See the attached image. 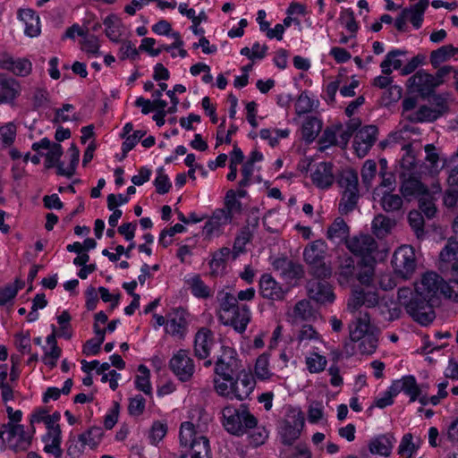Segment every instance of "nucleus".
Returning <instances> with one entry per match:
<instances>
[{"label":"nucleus","mask_w":458,"mask_h":458,"mask_svg":"<svg viewBox=\"0 0 458 458\" xmlns=\"http://www.w3.org/2000/svg\"><path fill=\"white\" fill-rule=\"evenodd\" d=\"M380 329L371 322L368 311H359L355 320L350 326V339L359 342L358 348L362 354H372L378 343Z\"/></svg>","instance_id":"nucleus-1"},{"label":"nucleus","mask_w":458,"mask_h":458,"mask_svg":"<svg viewBox=\"0 0 458 458\" xmlns=\"http://www.w3.org/2000/svg\"><path fill=\"white\" fill-rule=\"evenodd\" d=\"M398 301L404 307L406 312L418 323L427 326L435 318L432 305L425 301H420L416 291L409 287H402L398 290Z\"/></svg>","instance_id":"nucleus-2"},{"label":"nucleus","mask_w":458,"mask_h":458,"mask_svg":"<svg viewBox=\"0 0 458 458\" xmlns=\"http://www.w3.org/2000/svg\"><path fill=\"white\" fill-rule=\"evenodd\" d=\"M223 426L232 435L240 437L247 434L256 426L258 420L248 410L245 404L235 408L232 405L225 406L222 411Z\"/></svg>","instance_id":"nucleus-3"},{"label":"nucleus","mask_w":458,"mask_h":458,"mask_svg":"<svg viewBox=\"0 0 458 458\" xmlns=\"http://www.w3.org/2000/svg\"><path fill=\"white\" fill-rule=\"evenodd\" d=\"M338 183L344 190L339 211L342 214H348L355 208L359 199L357 172L352 169L344 170L340 174Z\"/></svg>","instance_id":"nucleus-4"},{"label":"nucleus","mask_w":458,"mask_h":458,"mask_svg":"<svg viewBox=\"0 0 458 458\" xmlns=\"http://www.w3.org/2000/svg\"><path fill=\"white\" fill-rule=\"evenodd\" d=\"M444 279L435 272H426L422 275L420 282L415 283L414 290L420 301H425L431 304L432 307L436 302V299L442 294Z\"/></svg>","instance_id":"nucleus-5"},{"label":"nucleus","mask_w":458,"mask_h":458,"mask_svg":"<svg viewBox=\"0 0 458 458\" xmlns=\"http://www.w3.org/2000/svg\"><path fill=\"white\" fill-rule=\"evenodd\" d=\"M241 361L234 349L222 346V352L215 362V374L225 381H232L241 369Z\"/></svg>","instance_id":"nucleus-6"},{"label":"nucleus","mask_w":458,"mask_h":458,"mask_svg":"<svg viewBox=\"0 0 458 458\" xmlns=\"http://www.w3.org/2000/svg\"><path fill=\"white\" fill-rule=\"evenodd\" d=\"M361 307L367 309L377 307L380 314L385 313L384 309L386 308V306L380 303L377 291L366 287H356L352 291V295L347 302V309L350 312L355 313L359 311Z\"/></svg>","instance_id":"nucleus-7"},{"label":"nucleus","mask_w":458,"mask_h":458,"mask_svg":"<svg viewBox=\"0 0 458 458\" xmlns=\"http://www.w3.org/2000/svg\"><path fill=\"white\" fill-rule=\"evenodd\" d=\"M392 266L398 276L403 279H410L417 267L414 249L409 245L399 247L394 252Z\"/></svg>","instance_id":"nucleus-8"},{"label":"nucleus","mask_w":458,"mask_h":458,"mask_svg":"<svg viewBox=\"0 0 458 458\" xmlns=\"http://www.w3.org/2000/svg\"><path fill=\"white\" fill-rule=\"evenodd\" d=\"M180 443L182 445L189 446L191 454L205 453L206 450H209L208 439L204 436L198 437L193 423L189 421L181 425Z\"/></svg>","instance_id":"nucleus-9"},{"label":"nucleus","mask_w":458,"mask_h":458,"mask_svg":"<svg viewBox=\"0 0 458 458\" xmlns=\"http://www.w3.org/2000/svg\"><path fill=\"white\" fill-rule=\"evenodd\" d=\"M169 367L174 374L182 382L190 380L195 371L194 361L185 350L178 351L172 357Z\"/></svg>","instance_id":"nucleus-10"},{"label":"nucleus","mask_w":458,"mask_h":458,"mask_svg":"<svg viewBox=\"0 0 458 458\" xmlns=\"http://www.w3.org/2000/svg\"><path fill=\"white\" fill-rule=\"evenodd\" d=\"M346 247L356 256L374 259L373 254L377 250V243L371 235L360 234L347 240Z\"/></svg>","instance_id":"nucleus-11"},{"label":"nucleus","mask_w":458,"mask_h":458,"mask_svg":"<svg viewBox=\"0 0 458 458\" xmlns=\"http://www.w3.org/2000/svg\"><path fill=\"white\" fill-rule=\"evenodd\" d=\"M31 148L38 153H40L41 149L47 150L45 155V166L47 169L56 167V172L58 173V165H63V162L60 161L63 155V148L59 143L52 142L47 138H44L40 141L34 142Z\"/></svg>","instance_id":"nucleus-12"},{"label":"nucleus","mask_w":458,"mask_h":458,"mask_svg":"<svg viewBox=\"0 0 458 458\" xmlns=\"http://www.w3.org/2000/svg\"><path fill=\"white\" fill-rule=\"evenodd\" d=\"M307 293L310 299L318 304H327L334 301L335 295L329 284L318 279H310L308 281Z\"/></svg>","instance_id":"nucleus-13"},{"label":"nucleus","mask_w":458,"mask_h":458,"mask_svg":"<svg viewBox=\"0 0 458 458\" xmlns=\"http://www.w3.org/2000/svg\"><path fill=\"white\" fill-rule=\"evenodd\" d=\"M408 88L413 91L418 92L422 96L431 94L434 89L438 87L434 75L426 72L423 70L418 71L407 81Z\"/></svg>","instance_id":"nucleus-14"},{"label":"nucleus","mask_w":458,"mask_h":458,"mask_svg":"<svg viewBox=\"0 0 458 458\" xmlns=\"http://www.w3.org/2000/svg\"><path fill=\"white\" fill-rule=\"evenodd\" d=\"M259 292L263 298L272 301H283L289 292L284 288L269 274H264L259 279Z\"/></svg>","instance_id":"nucleus-15"},{"label":"nucleus","mask_w":458,"mask_h":458,"mask_svg":"<svg viewBox=\"0 0 458 458\" xmlns=\"http://www.w3.org/2000/svg\"><path fill=\"white\" fill-rule=\"evenodd\" d=\"M377 128L367 125L361 128L354 137V148L358 156H365L377 140Z\"/></svg>","instance_id":"nucleus-16"},{"label":"nucleus","mask_w":458,"mask_h":458,"mask_svg":"<svg viewBox=\"0 0 458 458\" xmlns=\"http://www.w3.org/2000/svg\"><path fill=\"white\" fill-rule=\"evenodd\" d=\"M214 334L208 328L202 327L195 335L194 354L199 360L207 359L214 345Z\"/></svg>","instance_id":"nucleus-17"},{"label":"nucleus","mask_w":458,"mask_h":458,"mask_svg":"<svg viewBox=\"0 0 458 458\" xmlns=\"http://www.w3.org/2000/svg\"><path fill=\"white\" fill-rule=\"evenodd\" d=\"M0 67L21 77L28 76L32 70V64L30 60L26 58L14 59L8 55H4L0 58Z\"/></svg>","instance_id":"nucleus-18"},{"label":"nucleus","mask_w":458,"mask_h":458,"mask_svg":"<svg viewBox=\"0 0 458 458\" xmlns=\"http://www.w3.org/2000/svg\"><path fill=\"white\" fill-rule=\"evenodd\" d=\"M250 319V310L247 305H239L233 311H232L222 321L225 325H231L233 328L242 333L245 331L246 327Z\"/></svg>","instance_id":"nucleus-19"},{"label":"nucleus","mask_w":458,"mask_h":458,"mask_svg":"<svg viewBox=\"0 0 458 458\" xmlns=\"http://www.w3.org/2000/svg\"><path fill=\"white\" fill-rule=\"evenodd\" d=\"M233 399L236 398L240 401L246 399L253 391L255 380L251 375L244 373L242 377H233L232 381Z\"/></svg>","instance_id":"nucleus-20"},{"label":"nucleus","mask_w":458,"mask_h":458,"mask_svg":"<svg viewBox=\"0 0 458 458\" xmlns=\"http://www.w3.org/2000/svg\"><path fill=\"white\" fill-rule=\"evenodd\" d=\"M402 391L410 396L411 402H414L421 394V390L413 376L403 377L392 384L394 394H398Z\"/></svg>","instance_id":"nucleus-21"},{"label":"nucleus","mask_w":458,"mask_h":458,"mask_svg":"<svg viewBox=\"0 0 458 458\" xmlns=\"http://www.w3.org/2000/svg\"><path fill=\"white\" fill-rule=\"evenodd\" d=\"M186 311L177 309L170 314L166 323V332L172 335L183 336L187 329Z\"/></svg>","instance_id":"nucleus-22"},{"label":"nucleus","mask_w":458,"mask_h":458,"mask_svg":"<svg viewBox=\"0 0 458 458\" xmlns=\"http://www.w3.org/2000/svg\"><path fill=\"white\" fill-rule=\"evenodd\" d=\"M402 184L400 191L403 197L420 196L427 193V188L416 177L403 172L400 175Z\"/></svg>","instance_id":"nucleus-23"},{"label":"nucleus","mask_w":458,"mask_h":458,"mask_svg":"<svg viewBox=\"0 0 458 458\" xmlns=\"http://www.w3.org/2000/svg\"><path fill=\"white\" fill-rule=\"evenodd\" d=\"M312 182L318 188H327L334 182L333 165L331 163L322 162L317 165L311 174Z\"/></svg>","instance_id":"nucleus-24"},{"label":"nucleus","mask_w":458,"mask_h":458,"mask_svg":"<svg viewBox=\"0 0 458 458\" xmlns=\"http://www.w3.org/2000/svg\"><path fill=\"white\" fill-rule=\"evenodd\" d=\"M289 318L293 324L310 321L316 318V311L311 307L310 301L301 300L294 305Z\"/></svg>","instance_id":"nucleus-25"},{"label":"nucleus","mask_w":458,"mask_h":458,"mask_svg":"<svg viewBox=\"0 0 458 458\" xmlns=\"http://www.w3.org/2000/svg\"><path fill=\"white\" fill-rule=\"evenodd\" d=\"M395 438L392 434L381 435L372 439L369 445L372 454L388 456L390 455Z\"/></svg>","instance_id":"nucleus-26"},{"label":"nucleus","mask_w":458,"mask_h":458,"mask_svg":"<svg viewBox=\"0 0 458 458\" xmlns=\"http://www.w3.org/2000/svg\"><path fill=\"white\" fill-rule=\"evenodd\" d=\"M327 245L323 240H317L309 244L303 252L307 264H316L318 260L325 259Z\"/></svg>","instance_id":"nucleus-27"},{"label":"nucleus","mask_w":458,"mask_h":458,"mask_svg":"<svg viewBox=\"0 0 458 458\" xmlns=\"http://www.w3.org/2000/svg\"><path fill=\"white\" fill-rule=\"evenodd\" d=\"M42 441L45 443L44 451L47 454H51L55 457L62 455L61 449V428H52L51 431L47 432L42 437Z\"/></svg>","instance_id":"nucleus-28"},{"label":"nucleus","mask_w":458,"mask_h":458,"mask_svg":"<svg viewBox=\"0 0 458 458\" xmlns=\"http://www.w3.org/2000/svg\"><path fill=\"white\" fill-rule=\"evenodd\" d=\"M103 23L106 26V37L114 42H119L124 33V26L121 20L116 15L112 14L106 17Z\"/></svg>","instance_id":"nucleus-29"},{"label":"nucleus","mask_w":458,"mask_h":458,"mask_svg":"<svg viewBox=\"0 0 458 458\" xmlns=\"http://www.w3.org/2000/svg\"><path fill=\"white\" fill-rule=\"evenodd\" d=\"M440 261L443 263H453L452 270L458 276V242L448 239L446 245L439 254Z\"/></svg>","instance_id":"nucleus-30"},{"label":"nucleus","mask_w":458,"mask_h":458,"mask_svg":"<svg viewBox=\"0 0 458 458\" xmlns=\"http://www.w3.org/2000/svg\"><path fill=\"white\" fill-rule=\"evenodd\" d=\"M438 117H440V112L428 106H421L418 110L405 114V118L411 123H430Z\"/></svg>","instance_id":"nucleus-31"},{"label":"nucleus","mask_w":458,"mask_h":458,"mask_svg":"<svg viewBox=\"0 0 458 458\" xmlns=\"http://www.w3.org/2000/svg\"><path fill=\"white\" fill-rule=\"evenodd\" d=\"M395 225L394 219L386 215L378 214L372 221V230L377 237L383 238L391 233Z\"/></svg>","instance_id":"nucleus-32"},{"label":"nucleus","mask_w":458,"mask_h":458,"mask_svg":"<svg viewBox=\"0 0 458 458\" xmlns=\"http://www.w3.org/2000/svg\"><path fill=\"white\" fill-rule=\"evenodd\" d=\"M349 234V226L344 222V220L341 217H337L335 219L333 224L327 228V237L330 241H347V237Z\"/></svg>","instance_id":"nucleus-33"},{"label":"nucleus","mask_w":458,"mask_h":458,"mask_svg":"<svg viewBox=\"0 0 458 458\" xmlns=\"http://www.w3.org/2000/svg\"><path fill=\"white\" fill-rule=\"evenodd\" d=\"M19 85L13 78L0 77V103L14 99L18 94Z\"/></svg>","instance_id":"nucleus-34"},{"label":"nucleus","mask_w":458,"mask_h":458,"mask_svg":"<svg viewBox=\"0 0 458 458\" xmlns=\"http://www.w3.org/2000/svg\"><path fill=\"white\" fill-rule=\"evenodd\" d=\"M217 300L219 301L221 312L219 315V319L221 321H223L226 316H228L239 306L236 297L230 293H219L217 294Z\"/></svg>","instance_id":"nucleus-35"},{"label":"nucleus","mask_w":458,"mask_h":458,"mask_svg":"<svg viewBox=\"0 0 458 458\" xmlns=\"http://www.w3.org/2000/svg\"><path fill=\"white\" fill-rule=\"evenodd\" d=\"M379 202L383 210L386 213L400 211L403 204V198L400 195L390 191L384 192Z\"/></svg>","instance_id":"nucleus-36"},{"label":"nucleus","mask_w":458,"mask_h":458,"mask_svg":"<svg viewBox=\"0 0 458 458\" xmlns=\"http://www.w3.org/2000/svg\"><path fill=\"white\" fill-rule=\"evenodd\" d=\"M24 427L21 424H14L8 422L7 424L2 425L0 428V439L4 443L7 442L13 445V442L18 436H23Z\"/></svg>","instance_id":"nucleus-37"},{"label":"nucleus","mask_w":458,"mask_h":458,"mask_svg":"<svg viewBox=\"0 0 458 458\" xmlns=\"http://www.w3.org/2000/svg\"><path fill=\"white\" fill-rule=\"evenodd\" d=\"M404 55H406V51L399 49L392 50L391 52H389L386 55L385 60L380 64L382 72L385 75H389L392 72L391 66H393L394 70L400 69L402 66V61L397 57Z\"/></svg>","instance_id":"nucleus-38"},{"label":"nucleus","mask_w":458,"mask_h":458,"mask_svg":"<svg viewBox=\"0 0 458 458\" xmlns=\"http://www.w3.org/2000/svg\"><path fill=\"white\" fill-rule=\"evenodd\" d=\"M322 128V123L316 117H308L302 125V137L308 141H313Z\"/></svg>","instance_id":"nucleus-39"},{"label":"nucleus","mask_w":458,"mask_h":458,"mask_svg":"<svg viewBox=\"0 0 458 458\" xmlns=\"http://www.w3.org/2000/svg\"><path fill=\"white\" fill-rule=\"evenodd\" d=\"M300 434L301 429L296 421L294 424L284 421L280 430L281 441L284 445H291L300 437Z\"/></svg>","instance_id":"nucleus-40"},{"label":"nucleus","mask_w":458,"mask_h":458,"mask_svg":"<svg viewBox=\"0 0 458 458\" xmlns=\"http://www.w3.org/2000/svg\"><path fill=\"white\" fill-rule=\"evenodd\" d=\"M458 49L454 48L452 45H445L434 50L430 54V63L437 68L438 65L454 56L457 53Z\"/></svg>","instance_id":"nucleus-41"},{"label":"nucleus","mask_w":458,"mask_h":458,"mask_svg":"<svg viewBox=\"0 0 458 458\" xmlns=\"http://www.w3.org/2000/svg\"><path fill=\"white\" fill-rule=\"evenodd\" d=\"M428 0H420L410 8H405V10H411V12H409L408 19L415 28L419 29L421 26L423 13L428 6Z\"/></svg>","instance_id":"nucleus-42"},{"label":"nucleus","mask_w":458,"mask_h":458,"mask_svg":"<svg viewBox=\"0 0 458 458\" xmlns=\"http://www.w3.org/2000/svg\"><path fill=\"white\" fill-rule=\"evenodd\" d=\"M68 152L71 156V162L68 167L64 168V164L58 165V175L72 177L75 174L76 166L79 163L80 151L76 145L72 144Z\"/></svg>","instance_id":"nucleus-43"},{"label":"nucleus","mask_w":458,"mask_h":458,"mask_svg":"<svg viewBox=\"0 0 458 458\" xmlns=\"http://www.w3.org/2000/svg\"><path fill=\"white\" fill-rule=\"evenodd\" d=\"M426 157L425 160L428 163L430 173L437 174L444 166L440 164V157L437 148L432 144L425 146Z\"/></svg>","instance_id":"nucleus-44"},{"label":"nucleus","mask_w":458,"mask_h":458,"mask_svg":"<svg viewBox=\"0 0 458 458\" xmlns=\"http://www.w3.org/2000/svg\"><path fill=\"white\" fill-rule=\"evenodd\" d=\"M102 428L94 427L89 429L87 432L82 433L79 436V441L82 446L89 445L91 448L96 447L102 437Z\"/></svg>","instance_id":"nucleus-45"},{"label":"nucleus","mask_w":458,"mask_h":458,"mask_svg":"<svg viewBox=\"0 0 458 458\" xmlns=\"http://www.w3.org/2000/svg\"><path fill=\"white\" fill-rule=\"evenodd\" d=\"M138 371L140 374L136 377V380H135L136 387L139 390L142 391L144 394H151V386L149 383V377H150L149 369L144 365H140Z\"/></svg>","instance_id":"nucleus-46"},{"label":"nucleus","mask_w":458,"mask_h":458,"mask_svg":"<svg viewBox=\"0 0 458 458\" xmlns=\"http://www.w3.org/2000/svg\"><path fill=\"white\" fill-rule=\"evenodd\" d=\"M268 355L265 353L259 355L256 360L254 368L255 376L260 380L268 379L272 375L268 369Z\"/></svg>","instance_id":"nucleus-47"},{"label":"nucleus","mask_w":458,"mask_h":458,"mask_svg":"<svg viewBox=\"0 0 458 458\" xmlns=\"http://www.w3.org/2000/svg\"><path fill=\"white\" fill-rule=\"evenodd\" d=\"M408 220L411 227L413 229L417 238L424 236V218L420 212L412 210L408 215Z\"/></svg>","instance_id":"nucleus-48"},{"label":"nucleus","mask_w":458,"mask_h":458,"mask_svg":"<svg viewBox=\"0 0 458 458\" xmlns=\"http://www.w3.org/2000/svg\"><path fill=\"white\" fill-rule=\"evenodd\" d=\"M310 273L314 276L315 279L327 278L332 274L331 267L326 263L325 259L318 260L316 264H308Z\"/></svg>","instance_id":"nucleus-49"},{"label":"nucleus","mask_w":458,"mask_h":458,"mask_svg":"<svg viewBox=\"0 0 458 458\" xmlns=\"http://www.w3.org/2000/svg\"><path fill=\"white\" fill-rule=\"evenodd\" d=\"M248 433L250 444L254 446L261 445L268 437L267 430L262 426H258V423Z\"/></svg>","instance_id":"nucleus-50"},{"label":"nucleus","mask_w":458,"mask_h":458,"mask_svg":"<svg viewBox=\"0 0 458 458\" xmlns=\"http://www.w3.org/2000/svg\"><path fill=\"white\" fill-rule=\"evenodd\" d=\"M303 275L304 271L302 266L292 261H290L285 268H284V271L281 272V276L286 281L300 279Z\"/></svg>","instance_id":"nucleus-51"},{"label":"nucleus","mask_w":458,"mask_h":458,"mask_svg":"<svg viewBox=\"0 0 458 458\" xmlns=\"http://www.w3.org/2000/svg\"><path fill=\"white\" fill-rule=\"evenodd\" d=\"M231 254V250L229 248L224 247L221 248L218 251L215 252L213 258L209 263L213 273H216L217 270L224 267L225 260Z\"/></svg>","instance_id":"nucleus-52"},{"label":"nucleus","mask_w":458,"mask_h":458,"mask_svg":"<svg viewBox=\"0 0 458 458\" xmlns=\"http://www.w3.org/2000/svg\"><path fill=\"white\" fill-rule=\"evenodd\" d=\"M225 211L233 217L234 213H239L242 209V203L236 199V192L230 190L226 192L225 198Z\"/></svg>","instance_id":"nucleus-53"},{"label":"nucleus","mask_w":458,"mask_h":458,"mask_svg":"<svg viewBox=\"0 0 458 458\" xmlns=\"http://www.w3.org/2000/svg\"><path fill=\"white\" fill-rule=\"evenodd\" d=\"M190 285L193 295L199 298H208L210 296L209 288L204 284L199 276H194L190 280Z\"/></svg>","instance_id":"nucleus-54"},{"label":"nucleus","mask_w":458,"mask_h":458,"mask_svg":"<svg viewBox=\"0 0 458 458\" xmlns=\"http://www.w3.org/2000/svg\"><path fill=\"white\" fill-rule=\"evenodd\" d=\"M251 238V233L249 227H244L242 229L240 233L236 236L233 250L234 252V258L244 250V247L247 242H250Z\"/></svg>","instance_id":"nucleus-55"},{"label":"nucleus","mask_w":458,"mask_h":458,"mask_svg":"<svg viewBox=\"0 0 458 458\" xmlns=\"http://www.w3.org/2000/svg\"><path fill=\"white\" fill-rule=\"evenodd\" d=\"M119 58L121 60H125L130 58L131 60H135L139 56V52L136 49L134 44L130 40H123L121 41V47L119 49Z\"/></svg>","instance_id":"nucleus-56"},{"label":"nucleus","mask_w":458,"mask_h":458,"mask_svg":"<svg viewBox=\"0 0 458 458\" xmlns=\"http://www.w3.org/2000/svg\"><path fill=\"white\" fill-rule=\"evenodd\" d=\"M306 363L310 372L318 373L324 370L327 365V360L324 356L314 353L310 357L307 358Z\"/></svg>","instance_id":"nucleus-57"},{"label":"nucleus","mask_w":458,"mask_h":458,"mask_svg":"<svg viewBox=\"0 0 458 458\" xmlns=\"http://www.w3.org/2000/svg\"><path fill=\"white\" fill-rule=\"evenodd\" d=\"M99 43L96 36H88L85 34L83 40L81 41V49L89 55H99Z\"/></svg>","instance_id":"nucleus-58"},{"label":"nucleus","mask_w":458,"mask_h":458,"mask_svg":"<svg viewBox=\"0 0 458 458\" xmlns=\"http://www.w3.org/2000/svg\"><path fill=\"white\" fill-rule=\"evenodd\" d=\"M157 191L159 194L167 193L172 186V183L166 174H164L163 168L157 170V175L154 181Z\"/></svg>","instance_id":"nucleus-59"},{"label":"nucleus","mask_w":458,"mask_h":458,"mask_svg":"<svg viewBox=\"0 0 458 458\" xmlns=\"http://www.w3.org/2000/svg\"><path fill=\"white\" fill-rule=\"evenodd\" d=\"M319 334L310 325H303L299 332L298 340L300 343L319 341Z\"/></svg>","instance_id":"nucleus-60"},{"label":"nucleus","mask_w":458,"mask_h":458,"mask_svg":"<svg viewBox=\"0 0 458 458\" xmlns=\"http://www.w3.org/2000/svg\"><path fill=\"white\" fill-rule=\"evenodd\" d=\"M415 451L416 446L412 443V435L410 433L405 434L403 437L401 444L398 447V454L403 456L411 457Z\"/></svg>","instance_id":"nucleus-61"},{"label":"nucleus","mask_w":458,"mask_h":458,"mask_svg":"<svg viewBox=\"0 0 458 458\" xmlns=\"http://www.w3.org/2000/svg\"><path fill=\"white\" fill-rule=\"evenodd\" d=\"M14 344L19 352L22 353H29L31 350L30 335L29 332H20L14 335Z\"/></svg>","instance_id":"nucleus-62"},{"label":"nucleus","mask_w":458,"mask_h":458,"mask_svg":"<svg viewBox=\"0 0 458 458\" xmlns=\"http://www.w3.org/2000/svg\"><path fill=\"white\" fill-rule=\"evenodd\" d=\"M146 134L143 131H135L131 135H128L122 145L123 157L131 151L137 142Z\"/></svg>","instance_id":"nucleus-63"},{"label":"nucleus","mask_w":458,"mask_h":458,"mask_svg":"<svg viewBox=\"0 0 458 458\" xmlns=\"http://www.w3.org/2000/svg\"><path fill=\"white\" fill-rule=\"evenodd\" d=\"M312 101L310 99V98L307 95L306 92H302L296 103H295V111L296 113L301 115V114H307L309 112L311 111L312 109Z\"/></svg>","instance_id":"nucleus-64"}]
</instances>
